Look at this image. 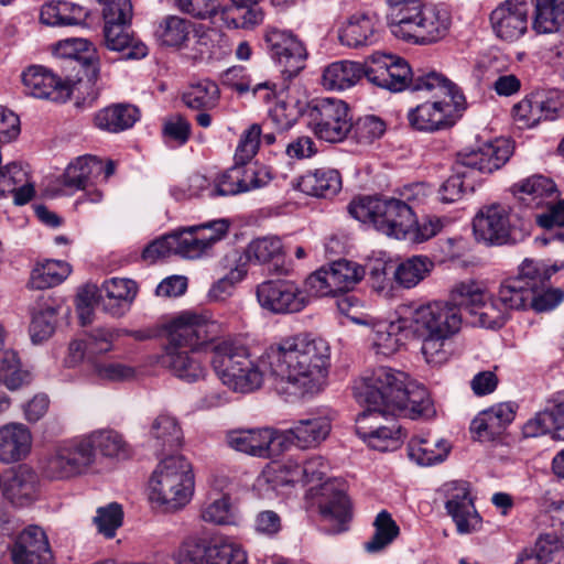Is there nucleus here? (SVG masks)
I'll return each mask as SVG.
<instances>
[{
    "instance_id": "f3484780",
    "label": "nucleus",
    "mask_w": 564,
    "mask_h": 564,
    "mask_svg": "<svg viewBox=\"0 0 564 564\" xmlns=\"http://www.w3.org/2000/svg\"><path fill=\"white\" fill-rule=\"evenodd\" d=\"M446 498L445 509L456 524L460 534L471 533L480 528L481 518L478 514L469 487L464 481H451L443 486Z\"/></svg>"
},
{
    "instance_id": "f8f14e48",
    "label": "nucleus",
    "mask_w": 564,
    "mask_h": 564,
    "mask_svg": "<svg viewBox=\"0 0 564 564\" xmlns=\"http://www.w3.org/2000/svg\"><path fill=\"white\" fill-rule=\"evenodd\" d=\"M315 134L327 142H340L352 129L348 105L336 98L316 100L308 110Z\"/></svg>"
},
{
    "instance_id": "052dcab7",
    "label": "nucleus",
    "mask_w": 564,
    "mask_h": 564,
    "mask_svg": "<svg viewBox=\"0 0 564 564\" xmlns=\"http://www.w3.org/2000/svg\"><path fill=\"white\" fill-rule=\"evenodd\" d=\"M93 373L100 380L124 381L135 375L133 367L118 361H90Z\"/></svg>"
},
{
    "instance_id": "cd10ccee",
    "label": "nucleus",
    "mask_w": 564,
    "mask_h": 564,
    "mask_svg": "<svg viewBox=\"0 0 564 564\" xmlns=\"http://www.w3.org/2000/svg\"><path fill=\"white\" fill-rule=\"evenodd\" d=\"M275 440H279L278 431L269 427L234 430L226 435L230 448L256 457H270V446Z\"/></svg>"
},
{
    "instance_id": "c03bdc74",
    "label": "nucleus",
    "mask_w": 564,
    "mask_h": 564,
    "mask_svg": "<svg viewBox=\"0 0 564 564\" xmlns=\"http://www.w3.org/2000/svg\"><path fill=\"white\" fill-rule=\"evenodd\" d=\"M433 265L427 257L413 256L397 265L394 281L404 289H412L430 274Z\"/></svg>"
},
{
    "instance_id": "bf43d9fd",
    "label": "nucleus",
    "mask_w": 564,
    "mask_h": 564,
    "mask_svg": "<svg viewBox=\"0 0 564 564\" xmlns=\"http://www.w3.org/2000/svg\"><path fill=\"white\" fill-rule=\"evenodd\" d=\"M122 520L123 510L121 505L117 502L98 508L94 518L98 531L108 539L115 536L117 529L122 525Z\"/></svg>"
},
{
    "instance_id": "6ab92c4d",
    "label": "nucleus",
    "mask_w": 564,
    "mask_h": 564,
    "mask_svg": "<svg viewBox=\"0 0 564 564\" xmlns=\"http://www.w3.org/2000/svg\"><path fill=\"white\" fill-rule=\"evenodd\" d=\"M264 40L272 55L289 77L296 76L304 68L307 52L304 44L291 32L269 29Z\"/></svg>"
},
{
    "instance_id": "4d7b16f0",
    "label": "nucleus",
    "mask_w": 564,
    "mask_h": 564,
    "mask_svg": "<svg viewBox=\"0 0 564 564\" xmlns=\"http://www.w3.org/2000/svg\"><path fill=\"white\" fill-rule=\"evenodd\" d=\"M56 314V310L48 306L33 315L29 327L30 337L33 344H42L54 334Z\"/></svg>"
},
{
    "instance_id": "f03ea898",
    "label": "nucleus",
    "mask_w": 564,
    "mask_h": 564,
    "mask_svg": "<svg viewBox=\"0 0 564 564\" xmlns=\"http://www.w3.org/2000/svg\"><path fill=\"white\" fill-rule=\"evenodd\" d=\"M358 394L367 404L357 417L358 429H365L368 421L377 416L430 419L435 414L426 388L409 381L405 372L389 367H379L366 377Z\"/></svg>"
},
{
    "instance_id": "c85d7f7f",
    "label": "nucleus",
    "mask_w": 564,
    "mask_h": 564,
    "mask_svg": "<svg viewBox=\"0 0 564 564\" xmlns=\"http://www.w3.org/2000/svg\"><path fill=\"white\" fill-rule=\"evenodd\" d=\"M33 436L23 423L11 422L0 427V462L4 464L25 459L32 449Z\"/></svg>"
},
{
    "instance_id": "72a5a7b5",
    "label": "nucleus",
    "mask_w": 564,
    "mask_h": 564,
    "mask_svg": "<svg viewBox=\"0 0 564 564\" xmlns=\"http://www.w3.org/2000/svg\"><path fill=\"white\" fill-rule=\"evenodd\" d=\"M198 351L165 348L161 364L181 380L195 382L204 379L207 368L197 356Z\"/></svg>"
},
{
    "instance_id": "9d476101",
    "label": "nucleus",
    "mask_w": 564,
    "mask_h": 564,
    "mask_svg": "<svg viewBox=\"0 0 564 564\" xmlns=\"http://www.w3.org/2000/svg\"><path fill=\"white\" fill-rule=\"evenodd\" d=\"M169 344L165 348L180 349L189 347L191 350L198 351L199 348H209L213 354L214 344L221 341L218 338L219 324L207 317L184 312L173 318L166 326Z\"/></svg>"
},
{
    "instance_id": "4be33fe9",
    "label": "nucleus",
    "mask_w": 564,
    "mask_h": 564,
    "mask_svg": "<svg viewBox=\"0 0 564 564\" xmlns=\"http://www.w3.org/2000/svg\"><path fill=\"white\" fill-rule=\"evenodd\" d=\"M332 430L330 420L325 415L307 414L284 431H278V438L297 448L310 449L322 444Z\"/></svg>"
},
{
    "instance_id": "20e7f679",
    "label": "nucleus",
    "mask_w": 564,
    "mask_h": 564,
    "mask_svg": "<svg viewBox=\"0 0 564 564\" xmlns=\"http://www.w3.org/2000/svg\"><path fill=\"white\" fill-rule=\"evenodd\" d=\"M96 449L106 457L126 458L130 453L128 444L118 432L95 431L59 443L46 460L45 475L51 479H68L82 475L95 463Z\"/></svg>"
},
{
    "instance_id": "f704fd0d",
    "label": "nucleus",
    "mask_w": 564,
    "mask_h": 564,
    "mask_svg": "<svg viewBox=\"0 0 564 564\" xmlns=\"http://www.w3.org/2000/svg\"><path fill=\"white\" fill-rule=\"evenodd\" d=\"M101 292L104 310L115 317L123 316L131 307L138 285L130 279L112 278L104 282Z\"/></svg>"
},
{
    "instance_id": "ddd939ff",
    "label": "nucleus",
    "mask_w": 564,
    "mask_h": 564,
    "mask_svg": "<svg viewBox=\"0 0 564 564\" xmlns=\"http://www.w3.org/2000/svg\"><path fill=\"white\" fill-rule=\"evenodd\" d=\"M175 560L176 564H248L246 551L229 540L213 544L194 539L186 540Z\"/></svg>"
},
{
    "instance_id": "39448f33",
    "label": "nucleus",
    "mask_w": 564,
    "mask_h": 564,
    "mask_svg": "<svg viewBox=\"0 0 564 564\" xmlns=\"http://www.w3.org/2000/svg\"><path fill=\"white\" fill-rule=\"evenodd\" d=\"M408 73L409 64L405 59L376 52L365 64L347 59L330 63L323 70L322 85L325 89L341 91L366 77L380 88L397 91L404 85Z\"/></svg>"
},
{
    "instance_id": "680f3d73",
    "label": "nucleus",
    "mask_w": 564,
    "mask_h": 564,
    "mask_svg": "<svg viewBox=\"0 0 564 564\" xmlns=\"http://www.w3.org/2000/svg\"><path fill=\"white\" fill-rule=\"evenodd\" d=\"M533 549L546 564H564V543L556 534H541Z\"/></svg>"
},
{
    "instance_id": "58836bf2",
    "label": "nucleus",
    "mask_w": 564,
    "mask_h": 564,
    "mask_svg": "<svg viewBox=\"0 0 564 564\" xmlns=\"http://www.w3.org/2000/svg\"><path fill=\"white\" fill-rule=\"evenodd\" d=\"M88 14V10L80 4L68 1H51L42 7L40 20L50 26L76 25L84 22Z\"/></svg>"
},
{
    "instance_id": "9b49d317",
    "label": "nucleus",
    "mask_w": 564,
    "mask_h": 564,
    "mask_svg": "<svg viewBox=\"0 0 564 564\" xmlns=\"http://www.w3.org/2000/svg\"><path fill=\"white\" fill-rule=\"evenodd\" d=\"M551 273L539 262L525 259L519 267L517 275L503 279L497 295L509 312L525 310L530 306L533 292L549 280Z\"/></svg>"
},
{
    "instance_id": "7c9ffc66",
    "label": "nucleus",
    "mask_w": 564,
    "mask_h": 564,
    "mask_svg": "<svg viewBox=\"0 0 564 564\" xmlns=\"http://www.w3.org/2000/svg\"><path fill=\"white\" fill-rule=\"evenodd\" d=\"M318 507L321 514L329 521H335L336 532L345 530L344 524L351 517L350 501L345 491L335 480L325 481L321 487Z\"/></svg>"
},
{
    "instance_id": "864d4df0",
    "label": "nucleus",
    "mask_w": 564,
    "mask_h": 564,
    "mask_svg": "<svg viewBox=\"0 0 564 564\" xmlns=\"http://www.w3.org/2000/svg\"><path fill=\"white\" fill-rule=\"evenodd\" d=\"M282 256V241L275 236L257 238L252 240L246 249V257L248 261L254 264L279 261Z\"/></svg>"
},
{
    "instance_id": "bb28decb",
    "label": "nucleus",
    "mask_w": 564,
    "mask_h": 564,
    "mask_svg": "<svg viewBox=\"0 0 564 564\" xmlns=\"http://www.w3.org/2000/svg\"><path fill=\"white\" fill-rule=\"evenodd\" d=\"M39 482V476L31 467L19 465L2 480L0 492L11 503L23 507L36 499Z\"/></svg>"
},
{
    "instance_id": "412c9836",
    "label": "nucleus",
    "mask_w": 564,
    "mask_h": 564,
    "mask_svg": "<svg viewBox=\"0 0 564 564\" xmlns=\"http://www.w3.org/2000/svg\"><path fill=\"white\" fill-rule=\"evenodd\" d=\"M512 154V145L506 139L482 144L477 150L458 153L457 164L466 170L490 174L502 167Z\"/></svg>"
},
{
    "instance_id": "e2e57ef3",
    "label": "nucleus",
    "mask_w": 564,
    "mask_h": 564,
    "mask_svg": "<svg viewBox=\"0 0 564 564\" xmlns=\"http://www.w3.org/2000/svg\"><path fill=\"white\" fill-rule=\"evenodd\" d=\"M484 291L473 281L460 282L456 284L451 291L452 304L457 305V308L466 307L471 314V308L481 301Z\"/></svg>"
},
{
    "instance_id": "423d86ee",
    "label": "nucleus",
    "mask_w": 564,
    "mask_h": 564,
    "mask_svg": "<svg viewBox=\"0 0 564 564\" xmlns=\"http://www.w3.org/2000/svg\"><path fill=\"white\" fill-rule=\"evenodd\" d=\"M462 314L457 305L448 301H432L419 305L411 313V325L421 339L425 361L443 365L451 356L449 340L462 328Z\"/></svg>"
},
{
    "instance_id": "09e8293b",
    "label": "nucleus",
    "mask_w": 564,
    "mask_h": 564,
    "mask_svg": "<svg viewBox=\"0 0 564 564\" xmlns=\"http://www.w3.org/2000/svg\"><path fill=\"white\" fill-rule=\"evenodd\" d=\"M285 468L291 475V481L310 485L322 481L329 470V464L322 456H312L303 464L288 463Z\"/></svg>"
},
{
    "instance_id": "0e129e2a",
    "label": "nucleus",
    "mask_w": 564,
    "mask_h": 564,
    "mask_svg": "<svg viewBox=\"0 0 564 564\" xmlns=\"http://www.w3.org/2000/svg\"><path fill=\"white\" fill-rule=\"evenodd\" d=\"M302 112L299 101L280 100L270 111V118L279 130H288L294 126Z\"/></svg>"
},
{
    "instance_id": "a211bd4d",
    "label": "nucleus",
    "mask_w": 564,
    "mask_h": 564,
    "mask_svg": "<svg viewBox=\"0 0 564 564\" xmlns=\"http://www.w3.org/2000/svg\"><path fill=\"white\" fill-rule=\"evenodd\" d=\"M490 24L497 37L507 42L521 39L529 29L527 0H505L490 13Z\"/></svg>"
},
{
    "instance_id": "aec40b11",
    "label": "nucleus",
    "mask_w": 564,
    "mask_h": 564,
    "mask_svg": "<svg viewBox=\"0 0 564 564\" xmlns=\"http://www.w3.org/2000/svg\"><path fill=\"white\" fill-rule=\"evenodd\" d=\"M25 93L41 99L55 102L66 101L72 94L69 80H63L42 66H31L22 73Z\"/></svg>"
},
{
    "instance_id": "5fc2aeb1",
    "label": "nucleus",
    "mask_w": 564,
    "mask_h": 564,
    "mask_svg": "<svg viewBox=\"0 0 564 564\" xmlns=\"http://www.w3.org/2000/svg\"><path fill=\"white\" fill-rule=\"evenodd\" d=\"M191 22L176 15L167 17L160 25V37L164 45L180 47L191 34Z\"/></svg>"
},
{
    "instance_id": "49530a36",
    "label": "nucleus",
    "mask_w": 564,
    "mask_h": 564,
    "mask_svg": "<svg viewBox=\"0 0 564 564\" xmlns=\"http://www.w3.org/2000/svg\"><path fill=\"white\" fill-rule=\"evenodd\" d=\"M220 91L216 83L203 79L191 84L182 95L186 107L194 110H210L218 105Z\"/></svg>"
},
{
    "instance_id": "b1692460",
    "label": "nucleus",
    "mask_w": 564,
    "mask_h": 564,
    "mask_svg": "<svg viewBox=\"0 0 564 564\" xmlns=\"http://www.w3.org/2000/svg\"><path fill=\"white\" fill-rule=\"evenodd\" d=\"M217 234L213 237L197 236L198 230H191V227L170 234V243L173 254L187 259H197L205 254L213 246L224 239L230 228L229 220H221L213 224Z\"/></svg>"
},
{
    "instance_id": "603ef678",
    "label": "nucleus",
    "mask_w": 564,
    "mask_h": 564,
    "mask_svg": "<svg viewBox=\"0 0 564 564\" xmlns=\"http://www.w3.org/2000/svg\"><path fill=\"white\" fill-rule=\"evenodd\" d=\"M375 533L371 539L365 543V550L369 553H377L390 545L399 535L400 529L391 514L381 511L377 514L375 522Z\"/></svg>"
},
{
    "instance_id": "c756f323",
    "label": "nucleus",
    "mask_w": 564,
    "mask_h": 564,
    "mask_svg": "<svg viewBox=\"0 0 564 564\" xmlns=\"http://www.w3.org/2000/svg\"><path fill=\"white\" fill-rule=\"evenodd\" d=\"M338 39L344 46L361 48L373 45L379 40L378 21L368 13H355L339 30Z\"/></svg>"
},
{
    "instance_id": "ea45409f",
    "label": "nucleus",
    "mask_w": 564,
    "mask_h": 564,
    "mask_svg": "<svg viewBox=\"0 0 564 564\" xmlns=\"http://www.w3.org/2000/svg\"><path fill=\"white\" fill-rule=\"evenodd\" d=\"M139 109L128 104H117L99 110L95 118L97 128L108 132L127 130L139 120Z\"/></svg>"
},
{
    "instance_id": "a18cd8bd",
    "label": "nucleus",
    "mask_w": 564,
    "mask_h": 564,
    "mask_svg": "<svg viewBox=\"0 0 564 564\" xmlns=\"http://www.w3.org/2000/svg\"><path fill=\"white\" fill-rule=\"evenodd\" d=\"M70 273L67 262L45 260L39 263L31 273L30 285L35 290H45L61 284Z\"/></svg>"
},
{
    "instance_id": "c9c22d12",
    "label": "nucleus",
    "mask_w": 564,
    "mask_h": 564,
    "mask_svg": "<svg viewBox=\"0 0 564 564\" xmlns=\"http://www.w3.org/2000/svg\"><path fill=\"white\" fill-rule=\"evenodd\" d=\"M513 188L524 204L535 208L552 204L558 197L555 183L544 175H532L517 183Z\"/></svg>"
},
{
    "instance_id": "a878e982",
    "label": "nucleus",
    "mask_w": 564,
    "mask_h": 564,
    "mask_svg": "<svg viewBox=\"0 0 564 564\" xmlns=\"http://www.w3.org/2000/svg\"><path fill=\"white\" fill-rule=\"evenodd\" d=\"M516 411L517 405L511 402L495 404L478 413L471 421L470 432L481 442L491 441L514 420Z\"/></svg>"
},
{
    "instance_id": "4c0bfd02",
    "label": "nucleus",
    "mask_w": 564,
    "mask_h": 564,
    "mask_svg": "<svg viewBox=\"0 0 564 564\" xmlns=\"http://www.w3.org/2000/svg\"><path fill=\"white\" fill-rule=\"evenodd\" d=\"M534 12L532 29L538 34H552L564 30V0H532Z\"/></svg>"
},
{
    "instance_id": "3c124183",
    "label": "nucleus",
    "mask_w": 564,
    "mask_h": 564,
    "mask_svg": "<svg viewBox=\"0 0 564 564\" xmlns=\"http://www.w3.org/2000/svg\"><path fill=\"white\" fill-rule=\"evenodd\" d=\"M328 281L336 294L352 289L365 275L362 267L348 260H338L328 268Z\"/></svg>"
},
{
    "instance_id": "2eb2a0df",
    "label": "nucleus",
    "mask_w": 564,
    "mask_h": 564,
    "mask_svg": "<svg viewBox=\"0 0 564 564\" xmlns=\"http://www.w3.org/2000/svg\"><path fill=\"white\" fill-rule=\"evenodd\" d=\"M272 180L267 166H250L238 162L213 184L209 197L236 195L267 186Z\"/></svg>"
},
{
    "instance_id": "37998d69",
    "label": "nucleus",
    "mask_w": 564,
    "mask_h": 564,
    "mask_svg": "<svg viewBox=\"0 0 564 564\" xmlns=\"http://www.w3.org/2000/svg\"><path fill=\"white\" fill-rule=\"evenodd\" d=\"M510 312L498 295L484 293L481 301L471 308L473 324L484 328H500L509 318Z\"/></svg>"
},
{
    "instance_id": "8fccbe9b",
    "label": "nucleus",
    "mask_w": 564,
    "mask_h": 564,
    "mask_svg": "<svg viewBox=\"0 0 564 564\" xmlns=\"http://www.w3.org/2000/svg\"><path fill=\"white\" fill-rule=\"evenodd\" d=\"M102 164L93 155H84L72 162L64 173V185L67 187L85 188L95 173L101 172Z\"/></svg>"
},
{
    "instance_id": "dca6fc26",
    "label": "nucleus",
    "mask_w": 564,
    "mask_h": 564,
    "mask_svg": "<svg viewBox=\"0 0 564 564\" xmlns=\"http://www.w3.org/2000/svg\"><path fill=\"white\" fill-rule=\"evenodd\" d=\"M259 304L273 313H295L306 306L305 293L292 281L270 280L257 288Z\"/></svg>"
},
{
    "instance_id": "de8ad7c7",
    "label": "nucleus",
    "mask_w": 564,
    "mask_h": 564,
    "mask_svg": "<svg viewBox=\"0 0 564 564\" xmlns=\"http://www.w3.org/2000/svg\"><path fill=\"white\" fill-rule=\"evenodd\" d=\"M0 381L11 391L28 386L32 375L21 366L18 355L13 350H6L0 357Z\"/></svg>"
},
{
    "instance_id": "2f4dec72",
    "label": "nucleus",
    "mask_w": 564,
    "mask_h": 564,
    "mask_svg": "<svg viewBox=\"0 0 564 564\" xmlns=\"http://www.w3.org/2000/svg\"><path fill=\"white\" fill-rule=\"evenodd\" d=\"M293 188L321 198H330L341 189V176L334 169H316L291 182Z\"/></svg>"
},
{
    "instance_id": "6e6552de",
    "label": "nucleus",
    "mask_w": 564,
    "mask_h": 564,
    "mask_svg": "<svg viewBox=\"0 0 564 564\" xmlns=\"http://www.w3.org/2000/svg\"><path fill=\"white\" fill-rule=\"evenodd\" d=\"M451 22V13L443 4L424 3L419 8L401 9L390 18L389 25L397 37L431 44L447 34Z\"/></svg>"
},
{
    "instance_id": "393cba45",
    "label": "nucleus",
    "mask_w": 564,
    "mask_h": 564,
    "mask_svg": "<svg viewBox=\"0 0 564 564\" xmlns=\"http://www.w3.org/2000/svg\"><path fill=\"white\" fill-rule=\"evenodd\" d=\"M13 564H50L53 555L47 536L39 525H29L18 536L12 550Z\"/></svg>"
},
{
    "instance_id": "473e14b6",
    "label": "nucleus",
    "mask_w": 564,
    "mask_h": 564,
    "mask_svg": "<svg viewBox=\"0 0 564 564\" xmlns=\"http://www.w3.org/2000/svg\"><path fill=\"white\" fill-rule=\"evenodd\" d=\"M130 24H104V44L110 51L122 53L124 59H140L147 56L148 46L134 37Z\"/></svg>"
},
{
    "instance_id": "6e6d98bb",
    "label": "nucleus",
    "mask_w": 564,
    "mask_h": 564,
    "mask_svg": "<svg viewBox=\"0 0 564 564\" xmlns=\"http://www.w3.org/2000/svg\"><path fill=\"white\" fill-rule=\"evenodd\" d=\"M200 517L205 522L214 524L236 523V516L230 502V497L226 494L206 503L202 509Z\"/></svg>"
},
{
    "instance_id": "a19ab883",
    "label": "nucleus",
    "mask_w": 564,
    "mask_h": 564,
    "mask_svg": "<svg viewBox=\"0 0 564 564\" xmlns=\"http://www.w3.org/2000/svg\"><path fill=\"white\" fill-rule=\"evenodd\" d=\"M446 441L436 437H412L408 443L409 457L422 466H430L443 462L448 453Z\"/></svg>"
},
{
    "instance_id": "e433bc0d",
    "label": "nucleus",
    "mask_w": 564,
    "mask_h": 564,
    "mask_svg": "<svg viewBox=\"0 0 564 564\" xmlns=\"http://www.w3.org/2000/svg\"><path fill=\"white\" fill-rule=\"evenodd\" d=\"M150 435L154 442L153 447L160 454L174 452L183 442V432L178 421L167 413H161L153 420Z\"/></svg>"
},
{
    "instance_id": "0eeeda50",
    "label": "nucleus",
    "mask_w": 564,
    "mask_h": 564,
    "mask_svg": "<svg viewBox=\"0 0 564 564\" xmlns=\"http://www.w3.org/2000/svg\"><path fill=\"white\" fill-rule=\"evenodd\" d=\"M349 215L395 239H405L416 226L414 206L397 198L362 196L348 205Z\"/></svg>"
},
{
    "instance_id": "5701e85b",
    "label": "nucleus",
    "mask_w": 564,
    "mask_h": 564,
    "mask_svg": "<svg viewBox=\"0 0 564 564\" xmlns=\"http://www.w3.org/2000/svg\"><path fill=\"white\" fill-rule=\"evenodd\" d=\"M560 102L554 91L535 90L512 108V116L521 128H532L541 120L554 119Z\"/></svg>"
},
{
    "instance_id": "4468645a",
    "label": "nucleus",
    "mask_w": 564,
    "mask_h": 564,
    "mask_svg": "<svg viewBox=\"0 0 564 564\" xmlns=\"http://www.w3.org/2000/svg\"><path fill=\"white\" fill-rule=\"evenodd\" d=\"M473 228L478 241L490 245L517 243L524 234L511 225L506 207L491 205L482 209L474 219Z\"/></svg>"
},
{
    "instance_id": "f257e3e1",
    "label": "nucleus",
    "mask_w": 564,
    "mask_h": 564,
    "mask_svg": "<svg viewBox=\"0 0 564 564\" xmlns=\"http://www.w3.org/2000/svg\"><path fill=\"white\" fill-rule=\"evenodd\" d=\"M330 345L321 336L304 333L270 346L258 360L230 339L214 344L210 364L224 386L250 393L261 388L263 376L274 378V389L285 401L308 400L328 384Z\"/></svg>"
},
{
    "instance_id": "338daca9",
    "label": "nucleus",
    "mask_w": 564,
    "mask_h": 564,
    "mask_svg": "<svg viewBox=\"0 0 564 564\" xmlns=\"http://www.w3.org/2000/svg\"><path fill=\"white\" fill-rule=\"evenodd\" d=\"M555 431L556 424L547 405L544 410L530 417L522 426V434L527 438L539 437L547 433L553 435Z\"/></svg>"
},
{
    "instance_id": "1a4fd4ad",
    "label": "nucleus",
    "mask_w": 564,
    "mask_h": 564,
    "mask_svg": "<svg viewBox=\"0 0 564 564\" xmlns=\"http://www.w3.org/2000/svg\"><path fill=\"white\" fill-rule=\"evenodd\" d=\"M194 476L188 460L181 455H169L154 469L150 479V499L166 510H177L191 499Z\"/></svg>"
},
{
    "instance_id": "13d9d810",
    "label": "nucleus",
    "mask_w": 564,
    "mask_h": 564,
    "mask_svg": "<svg viewBox=\"0 0 564 564\" xmlns=\"http://www.w3.org/2000/svg\"><path fill=\"white\" fill-rule=\"evenodd\" d=\"M467 171L457 164L456 171L440 187V199L443 203H454L466 193L473 192V184L466 182Z\"/></svg>"
},
{
    "instance_id": "7ed1b4c3",
    "label": "nucleus",
    "mask_w": 564,
    "mask_h": 564,
    "mask_svg": "<svg viewBox=\"0 0 564 564\" xmlns=\"http://www.w3.org/2000/svg\"><path fill=\"white\" fill-rule=\"evenodd\" d=\"M404 85L413 91L432 93L436 99L427 100L409 109L406 118L410 127L420 132H437L452 128L466 110V99L458 87L436 70L416 69L405 75Z\"/></svg>"
},
{
    "instance_id": "69168bd1",
    "label": "nucleus",
    "mask_w": 564,
    "mask_h": 564,
    "mask_svg": "<svg viewBox=\"0 0 564 564\" xmlns=\"http://www.w3.org/2000/svg\"><path fill=\"white\" fill-rule=\"evenodd\" d=\"M102 4L104 24L131 23L132 3L130 0H97Z\"/></svg>"
},
{
    "instance_id": "774afa93",
    "label": "nucleus",
    "mask_w": 564,
    "mask_h": 564,
    "mask_svg": "<svg viewBox=\"0 0 564 564\" xmlns=\"http://www.w3.org/2000/svg\"><path fill=\"white\" fill-rule=\"evenodd\" d=\"M354 131L359 143H371L384 133L386 124L378 117L366 116L357 120Z\"/></svg>"
},
{
    "instance_id": "79ce46f5",
    "label": "nucleus",
    "mask_w": 564,
    "mask_h": 564,
    "mask_svg": "<svg viewBox=\"0 0 564 564\" xmlns=\"http://www.w3.org/2000/svg\"><path fill=\"white\" fill-rule=\"evenodd\" d=\"M369 339L377 354L390 356L398 351L402 343V324L391 321L371 322Z\"/></svg>"
}]
</instances>
